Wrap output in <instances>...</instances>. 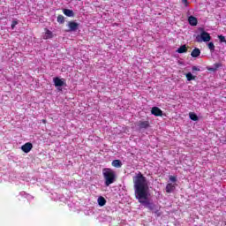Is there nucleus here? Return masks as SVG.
Wrapping results in <instances>:
<instances>
[{"label": "nucleus", "instance_id": "nucleus-21", "mask_svg": "<svg viewBox=\"0 0 226 226\" xmlns=\"http://www.w3.org/2000/svg\"><path fill=\"white\" fill-rule=\"evenodd\" d=\"M218 39L220 40L221 43H226L225 36L218 35Z\"/></svg>", "mask_w": 226, "mask_h": 226}, {"label": "nucleus", "instance_id": "nucleus-4", "mask_svg": "<svg viewBox=\"0 0 226 226\" xmlns=\"http://www.w3.org/2000/svg\"><path fill=\"white\" fill-rule=\"evenodd\" d=\"M32 149H33V143L31 142L25 143L21 147V151H23V153H30Z\"/></svg>", "mask_w": 226, "mask_h": 226}, {"label": "nucleus", "instance_id": "nucleus-18", "mask_svg": "<svg viewBox=\"0 0 226 226\" xmlns=\"http://www.w3.org/2000/svg\"><path fill=\"white\" fill-rule=\"evenodd\" d=\"M58 24H64V16L63 15H58L56 19Z\"/></svg>", "mask_w": 226, "mask_h": 226}, {"label": "nucleus", "instance_id": "nucleus-16", "mask_svg": "<svg viewBox=\"0 0 226 226\" xmlns=\"http://www.w3.org/2000/svg\"><path fill=\"white\" fill-rule=\"evenodd\" d=\"M63 13L66 15V17H74L75 13L70 9H64Z\"/></svg>", "mask_w": 226, "mask_h": 226}, {"label": "nucleus", "instance_id": "nucleus-24", "mask_svg": "<svg viewBox=\"0 0 226 226\" xmlns=\"http://www.w3.org/2000/svg\"><path fill=\"white\" fill-rule=\"evenodd\" d=\"M182 3L185 6V8L188 7V0H182Z\"/></svg>", "mask_w": 226, "mask_h": 226}, {"label": "nucleus", "instance_id": "nucleus-7", "mask_svg": "<svg viewBox=\"0 0 226 226\" xmlns=\"http://www.w3.org/2000/svg\"><path fill=\"white\" fill-rule=\"evenodd\" d=\"M53 82L56 87H62V86H64V79L56 77L53 79Z\"/></svg>", "mask_w": 226, "mask_h": 226}, {"label": "nucleus", "instance_id": "nucleus-28", "mask_svg": "<svg viewBox=\"0 0 226 226\" xmlns=\"http://www.w3.org/2000/svg\"><path fill=\"white\" fill-rule=\"evenodd\" d=\"M212 72H215V69H210Z\"/></svg>", "mask_w": 226, "mask_h": 226}, {"label": "nucleus", "instance_id": "nucleus-1", "mask_svg": "<svg viewBox=\"0 0 226 226\" xmlns=\"http://www.w3.org/2000/svg\"><path fill=\"white\" fill-rule=\"evenodd\" d=\"M132 179L135 197L139 200V203L142 204L144 207H147L149 211H154L156 206L148 200L149 183L147 182V178H146L141 172H139Z\"/></svg>", "mask_w": 226, "mask_h": 226}, {"label": "nucleus", "instance_id": "nucleus-6", "mask_svg": "<svg viewBox=\"0 0 226 226\" xmlns=\"http://www.w3.org/2000/svg\"><path fill=\"white\" fill-rule=\"evenodd\" d=\"M201 41H211V35L209 33L203 31L200 34Z\"/></svg>", "mask_w": 226, "mask_h": 226}, {"label": "nucleus", "instance_id": "nucleus-13", "mask_svg": "<svg viewBox=\"0 0 226 226\" xmlns=\"http://www.w3.org/2000/svg\"><path fill=\"white\" fill-rule=\"evenodd\" d=\"M98 205L103 207L107 204V200L103 196H100L97 200Z\"/></svg>", "mask_w": 226, "mask_h": 226}, {"label": "nucleus", "instance_id": "nucleus-10", "mask_svg": "<svg viewBox=\"0 0 226 226\" xmlns=\"http://www.w3.org/2000/svg\"><path fill=\"white\" fill-rule=\"evenodd\" d=\"M45 35H44V40H50L52 38H54V34L52 33V31L49 30V29H45Z\"/></svg>", "mask_w": 226, "mask_h": 226}, {"label": "nucleus", "instance_id": "nucleus-9", "mask_svg": "<svg viewBox=\"0 0 226 226\" xmlns=\"http://www.w3.org/2000/svg\"><path fill=\"white\" fill-rule=\"evenodd\" d=\"M188 22L190 24V26H197V24H199V20L197 19V18L195 16H190L188 18Z\"/></svg>", "mask_w": 226, "mask_h": 226}, {"label": "nucleus", "instance_id": "nucleus-25", "mask_svg": "<svg viewBox=\"0 0 226 226\" xmlns=\"http://www.w3.org/2000/svg\"><path fill=\"white\" fill-rule=\"evenodd\" d=\"M41 121H42L43 124H47V119H42Z\"/></svg>", "mask_w": 226, "mask_h": 226}, {"label": "nucleus", "instance_id": "nucleus-23", "mask_svg": "<svg viewBox=\"0 0 226 226\" xmlns=\"http://www.w3.org/2000/svg\"><path fill=\"white\" fill-rule=\"evenodd\" d=\"M192 72H200V69L197 66L192 67Z\"/></svg>", "mask_w": 226, "mask_h": 226}, {"label": "nucleus", "instance_id": "nucleus-3", "mask_svg": "<svg viewBox=\"0 0 226 226\" xmlns=\"http://www.w3.org/2000/svg\"><path fill=\"white\" fill-rule=\"evenodd\" d=\"M151 114H153V116H155L156 117H160L163 116V111L158 107H153Z\"/></svg>", "mask_w": 226, "mask_h": 226}, {"label": "nucleus", "instance_id": "nucleus-12", "mask_svg": "<svg viewBox=\"0 0 226 226\" xmlns=\"http://www.w3.org/2000/svg\"><path fill=\"white\" fill-rule=\"evenodd\" d=\"M176 190V185L172 184H167L166 185V193H172Z\"/></svg>", "mask_w": 226, "mask_h": 226}, {"label": "nucleus", "instance_id": "nucleus-5", "mask_svg": "<svg viewBox=\"0 0 226 226\" xmlns=\"http://www.w3.org/2000/svg\"><path fill=\"white\" fill-rule=\"evenodd\" d=\"M68 27H69V31L71 32L77 31V29H79V23L75 21H69Z\"/></svg>", "mask_w": 226, "mask_h": 226}, {"label": "nucleus", "instance_id": "nucleus-15", "mask_svg": "<svg viewBox=\"0 0 226 226\" xmlns=\"http://www.w3.org/2000/svg\"><path fill=\"white\" fill-rule=\"evenodd\" d=\"M192 57H199L200 56V49L199 48H195L192 53H191Z\"/></svg>", "mask_w": 226, "mask_h": 226}, {"label": "nucleus", "instance_id": "nucleus-20", "mask_svg": "<svg viewBox=\"0 0 226 226\" xmlns=\"http://www.w3.org/2000/svg\"><path fill=\"white\" fill-rule=\"evenodd\" d=\"M207 47H208L210 52H215V43L209 42Z\"/></svg>", "mask_w": 226, "mask_h": 226}, {"label": "nucleus", "instance_id": "nucleus-11", "mask_svg": "<svg viewBox=\"0 0 226 226\" xmlns=\"http://www.w3.org/2000/svg\"><path fill=\"white\" fill-rule=\"evenodd\" d=\"M112 167H115L116 169H121L123 167V162H121V160H114L111 162Z\"/></svg>", "mask_w": 226, "mask_h": 226}, {"label": "nucleus", "instance_id": "nucleus-19", "mask_svg": "<svg viewBox=\"0 0 226 226\" xmlns=\"http://www.w3.org/2000/svg\"><path fill=\"white\" fill-rule=\"evenodd\" d=\"M185 77L189 82L192 80H195V76H192V72H188L187 74H185Z\"/></svg>", "mask_w": 226, "mask_h": 226}, {"label": "nucleus", "instance_id": "nucleus-22", "mask_svg": "<svg viewBox=\"0 0 226 226\" xmlns=\"http://www.w3.org/2000/svg\"><path fill=\"white\" fill-rule=\"evenodd\" d=\"M170 181H171V183H176V181H177V178L174 176H170Z\"/></svg>", "mask_w": 226, "mask_h": 226}, {"label": "nucleus", "instance_id": "nucleus-26", "mask_svg": "<svg viewBox=\"0 0 226 226\" xmlns=\"http://www.w3.org/2000/svg\"><path fill=\"white\" fill-rule=\"evenodd\" d=\"M197 40H198V41H201L200 40H199V37H197Z\"/></svg>", "mask_w": 226, "mask_h": 226}, {"label": "nucleus", "instance_id": "nucleus-14", "mask_svg": "<svg viewBox=\"0 0 226 226\" xmlns=\"http://www.w3.org/2000/svg\"><path fill=\"white\" fill-rule=\"evenodd\" d=\"M177 52L178 54H185L188 52V48H186V45H182L180 48L177 49Z\"/></svg>", "mask_w": 226, "mask_h": 226}, {"label": "nucleus", "instance_id": "nucleus-17", "mask_svg": "<svg viewBox=\"0 0 226 226\" xmlns=\"http://www.w3.org/2000/svg\"><path fill=\"white\" fill-rule=\"evenodd\" d=\"M189 117L192 121H199V117L193 112L189 113Z\"/></svg>", "mask_w": 226, "mask_h": 226}, {"label": "nucleus", "instance_id": "nucleus-2", "mask_svg": "<svg viewBox=\"0 0 226 226\" xmlns=\"http://www.w3.org/2000/svg\"><path fill=\"white\" fill-rule=\"evenodd\" d=\"M102 176L105 186H110L113 183H116V171H114V170L110 168H104L102 170Z\"/></svg>", "mask_w": 226, "mask_h": 226}, {"label": "nucleus", "instance_id": "nucleus-27", "mask_svg": "<svg viewBox=\"0 0 226 226\" xmlns=\"http://www.w3.org/2000/svg\"><path fill=\"white\" fill-rule=\"evenodd\" d=\"M11 27L13 28V27H15V26H14V25H11Z\"/></svg>", "mask_w": 226, "mask_h": 226}, {"label": "nucleus", "instance_id": "nucleus-8", "mask_svg": "<svg viewBox=\"0 0 226 226\" xmlns=\"http://www.w3.org/2000/svg\"><path fill=\"white\" fill-rule=\"evenodd\" d=\"M138 126L140 130H147V128H149V121H139Z\"/></svg>", "mask_w": 226, "mask_h": 226}]
</instances>
